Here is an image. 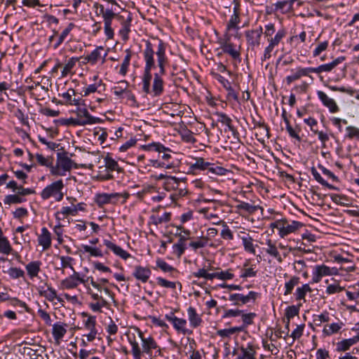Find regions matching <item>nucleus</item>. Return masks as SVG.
<instances>
[{
    "instance_id": "ddd939ff",
    "label": "nucleus",
    "mask_w": 359,
    "mask_h": 359,
    "mask_svg": "<svg viewBox=\"0 0 359 359\" xmlns=\"http://www.w3.org/2000/svg\"><path fill=\"white\" fill-rule=\"evenodd\" d=\"M254 129L256 130L255 137L260 143L270 137L269 128L264 122L254 121Z\"/></svg>"
},
{
    "instance_id": "423d86ee",
    "label": "nucleus",
    "mask_w": 359,
    "mask_h": 359,
    "mask_svg": "<svg viewBox=\"0 0 359 359\" xmlns=\"http://www.w3.org/2000/svg\"><path fill=\"white\" fill-rule=\"evenodd\" d=\"M230 36L226 35L219 42L222 52L229 54L232 59L240 62L241 61L239 48L230 41Z\"/></svg>"
},
{
    "instance_id": "4d7b16f0",
    "label": "nucleus",
    "mask_w": 359,
    "mask_h": 359,
    "mask_svg": "<svg viewBox=\"0 0 359 359\" xmlns=\"http://www.w3.org/2000/svg\"><path fill=\"white\" fill-rule=\"evenodd\" d=\"M129 343L132 346V353L134 359H141L142 350L139 346L138 342L135 339L133 340L129 338Z\"/></svg>"
},
{
    "instance_id": "5fc2aeb1",
    "label": "nucleus",
    "mask_w": 359,
    "mask_h": 359,
    "mask_svg": "<svg viewBox=\"0 0 359 359\" xmlns=\"http://www.w3.org/2000/svg\"><path fill=\"white\" fill-rule=\"evenodd\" d=\"M217 270L218 279L221 280H232L234 278L232 269H229L226 271H222L220 269H216Z\"/></svg>"
},
{
    "instance_id": "3c124183",
    "label": "nucleus",
    "mask_w": 359,
    "mask_h": 359,
    "mask_svg": "<svg viewBox=\"0 0 359 359\" xmlns=\"http://www.w3.org/2000/svg\"><path fill=\"white\" fill-rule=\"evenodd\" d=\"M299 283V278L297 276H292L290 280L285 283V290L284 295H288L292 293L294 287Z\"/></svg>"
},
{
    "instance_id": "72a5a7b5",
    "label": "nucleus",
    "mask_w": 359,
    "mask_h": 359,
    "mask_svg": "<svg viewBox=\"0 0 359 359\" xmlns=\"http://www.w3.org/2000/svg\"><path fill=\"white\" fill-rule=\"evenodd\" d=\"M65 325L57 323L53 325L52 334L55 340L59 341L62 339L67 332Z\"/></svg>"
},
{
    "instance_id": "49530a36",
    "label": "nucleus",
    "mask_w": 359,
    "mask_h": 359,
    "mask_svg": "<svg viewBox=\"0 0 359 359\" xmlns=\"http://www.w3.org/2000/svg\"><path fill=\"white\" fill-rule=\"evenodd\" d=\"M74 27L75 25L72 22L68 24V25L62 30L60 34L57 39V41L54 46L55 48H57L67 39V36L69 34Z\"/></svg>"
},
{
    "instance_id": "c85d7f7f",
    "label": "nucleus",
    "mask_w": 359,
    "mask_h": 359,
    "mask_svg": "<svg viewBox=\"0 0 359 359\" xmlns=\"http://www.w3.org/2000/svg\"><path fill=\"white\" fill-rule=\"evenodd\" d=\"M41 262L40 261H32L25 266L27 275L30 279L38 276L41 271Z\"/></svg>"
},
{
    "instance_id": "1a4fd4ad",
    "label": "nucleus",
    "mask_w": 359,
    "mask_h": 359,
    "mask_svg": "<svg viewBox=\"0 0 359 359\" xmlns=\"http://www.w3.org/2000/svg\"><path fill=\"white\" fill-rule=\"evenodd\" d=\"M75 113L76 118L80 121H77V123L80 124L81 126L95 124L99 123L100 120L99 118L94 117L90 114L85 103H83V107H77Z\"/></svg>"
},
{
    "instance_id": "58836bf2",
    "label": "nucleus",
    "mask_w": 359,
    "mask_h": 359,
    "mask_svg": "<svg viewBox=\"0 0 359 359\" xmlns=\"http://www.w3.org/2000/svg\"><path fill=\"white\" fill-rule=\"evenodd\" d=\"M26 199L21 197L20 194L15 193V194L7 195L4 198V203L5 205H11L13 204H20L24 203Z\"/></svg>"
},
{
    "instance_id": "4468645a",
    "label": "nucleus",
    "mask_w": 359,
    "mask_h": 359,
    "mask_svg": "<svg viewBox=\"0 0 359 359\" xmlns=\"http://www.w3.org/2000/svg\"><path fill=\"white\" fill-rule=\"evenodd\" d=\"M143 149L144 151H157L159 154L162 153L163 155L161 156V158L166 161H168L171 158V155L170 154V152L171 151V150L169 148L165 147L164 145H163L160 142H152V143L144 145Z\"/></svg>"
},
{
    "instance_id": "e433bc0d",
    "label": "nucleus",
    "mask_w": 359,
    "mask_h": 359,
    "mask_svg": "<svg viewBox=\"0 0 359 359\" xmlns=\"http://www.w3.org/2000/svg\"><path fill=\"white\" fill-rule=\"evenodd\" d=\"M241 238L242 240L244 250L248 252L255 255L256 245L253 244V238L249 234L241 236Z\"/></svg>"
},
{
    "instance_id": "7ed1b4c3",
    "label": "nucleus",
    "mask_w": 359,
    "mask_h": 359,
    "mask_svg": "<svg viewBox=\"0 0 359 359\" xmlns=\"http://www.w3.org/2000/svg\"><path fill=\"white\" fill-rule=\"evenodd\" d=\"M190 170L195 173L197 171H207L215 175H226L229 170L222 166L217 165L215 163L206 161L202 157H196L194 162L189 163Z\"/></svg>"
},
{
    "instance_id": "5701e85b",
    "label": "nucleus",
    "mask_w": 359,
    "mask_h": 359,
    "mask_svg": "<svg viewBox=\"0 0 359 359\" xmlns=\"http://www.w3.org/2000/svg\"><path fill=\"white\" fill-rule=\"evenodd\" d=\"M292 74L286 76V82L288 85L299 79L302 76H309L311 73V67H298L295 70H291Z\"/></svg>"
},
{
    "instance_id": "20e7f679",
    "label": "nucleus",
    "mask_w": 359,
    "mask_h": 359,
    "mask_svg": "<svg viewBox=\"0 0 359 359\" xmlns=\"http://www.w3.org/2000/svg\"><path fill=\"white\" fill-rule=\"evenodd\" d=\"M62 180H59L47 185L41 192L40 196L43 200L54 198L55 201H61L64 197L62 189L64 188Z\"/></svg>"
},
{
    "instance_id": "dca6fc26",
    "label": "nucleus",
    "mask_w": 359,
    "mask_h": 359,
    "mask_svg": "<svg viewBox=\"0 0 359 359\" xmlns=\"http://www.w3.org/2000/svg\"><path fill=\"white\" fill-rule=\"evenodd\" d=\"M262 34L263 29L261 26L257 29L246 31L245 34L248 43L252 47L259 46Z\"/></svg>"
},
{
    "instance_id": "09e8293b",
    "label": "nucleus",
    "mask_w": 359,
    "mask_h": 359,
    "mask_svg": "<svg viewBox=\"0 0 359 359\" xmlns=\"http://www.w3.org/2000/svg\"><path fill=\"white\" fill-rule=\"evenodd\" d=\"M342 325L343 324L341 323H334L330 325H326L323 328V333L327 336L337 333L341 328Z\"/></svg>"
},
{
    "instance_id": "338daca9",
    "label": "nucleus",
    "mask_w": 359,
    "mask_h": 359,
    "mask_svg": "<svg viewBox=\"0 0 359 359\" xmlns=\"http://www.w3.org/2000/svg\"><path fill=\"white\" fill-rule=\"evenodd\" d=\"M8 273L10 277L14 279L22 278L25 276L24 271L20 268L16 267L10 268L8 271Z\"/></svg>"
},
{
    "instance_id": "393cba45",
    "label": "nucleus",
    "mask_w": 359,
    "mask_h": 359,
    "mask_svg": "<svg viewBox=\"0 0 359 359\" xmlns=\"http://www.w3.org/2000/svg\"><path fill=\"white\" fill-rule=\"evenodd\" d=\"M317 94L320 100L329 109L330 112L335 113L339 110L335 101L332 98L329 97L324 92L318 90Z\"/></svg>"
},
{
    "instance_id": "13d9d810",
    "label": "nucleus",
    "mask_w": 359,
    "mask_h": 359,
    "mask_svg": "<svg viewBox=\"0 0 359 359\" xmlns=\"http://www.w3.org/2000/svg\"><path fill=\"white\" fill-rule=\"evenodd\" d=\"M109 306L108 302L105 299H102V302H92L89 304V307L94 312H102L103 307L108 308Z\"/></svg>"
},
{
    "instance_id": "4be33fe9",
    "label": "nucleus",
    "mask_w": 359,
    "mask_h": 359,
    "mask_svg": "<svg viewBox=\"0 0 359 359\" xmlns=\"http://www.w3.org/2000/svg\"><path fill=\"white\" fill-rule=\"evenodd\" d=\"M266 248H264L265 252L271 257L276 259L278 262L282 263L283 259L281 257L280 253L278 250L276 241L271 239H267L266 241Z\"/></svg>"
},
{
    "instance_id": "603ef678",
    "label": "nucleus",
    "mask_w": 359,
    "mask_h": 359,
    "mask_svg": "<svg viewBox=\"0 0 359 359\" xmlns=\"http://www.w3.org/2000/svg\"><path fill=\"white\" fill-rule=\"evenodd\" d=\"M83 316H88V318L84 320V328L88 331L97 330L96 328V317L93 316H88L87 313H83Z\"/></svg>"
},
{
    "instance_id": "37998d69",
    "label": "nucleus",
    "mask_w": 359,
    "mask_h": 359,
    "mask_svg": "<svg viewBox=\"0 0 359 359\" xmlns=\"http://www.w3.org/2000/svg\"><path fill=\"white\" fill-rule=\"evenodd\" d=\"M79 61V58H77L76 57H72L69 58L63 67V69L61 73V76H67L71 72L72 69L75 67L76 63Z\"/></svg>"
},
{
    "instance_id": "de8ad7c7",
    "label": "nucleus",
    "mask_w": 359,
    "mask_h": 359,
    "mask_svg": "<svg viewBox=\"0 0 359 359\" xmlns=\"http://www.w3.org/2000/svg\"><path fill=\"white\" fill-rule=\"evenodd\" d=\"M244 327H233L228 329L219 330L217 332V334L221 337H229L232 334L243 331Z\"/></svg>"
},
{
    "instance_id": "cd10ccee",
    "label": "nucleus",
    "mask_w": 359,
    "mask_h": 359,
    "mask_svg": "<svg viewBox=\"0 0 359 359\" xmlns=\"http://www.w3.org/2000/svg\"><path fill=\"white\" fill-rule=\"evenodd\" d=\"M303 226V224L300 222L292 221L291 223L287 222L283 230L280 231V237L285 238L287 235L294 233L296 231Z\"/></svg>"
},
{
    "instance_id": "680f3d73",
    "label": "nucleus",
    "mask_w": 359,
    "mask_h": 359,
    "mask_svg": "<svg viewBox=\"0 0 359 359\" xmlns=\"http://www.w3.org/2000/svg\"><path fill=\"white\" fill-rule=\"evenodd\" d=\"M46 292L43 294V297L49 302H53L55 298H57L56 290L50 285L46 284Z\"/></svg>"
},
{
    "instance_id": "f03ea898",
    "label": "nucleus",
    "mask_w": 359,
    "mask_h": 359,
    "mask_svg": "<svg viewBox=\"0 0 359 359\" xmlns=\"http://www.w3.org/2000/svg\"><path fill=\"white\" fill-rule=\"evenodd\" d=\"M163 60L158 61L159 70L158 72L154 73L152 86L151 88V81L152 79L151 71H149V78L147 79L146 71H144L142 76V90L152 96H159L161 95L164 90V83L162 76L166 73V69H163Z\"/></svg>"
},
{
    "instance_id": "f8f14e48",
    "label": "nucleus",
    "mask_w": 359,
    "mask_h": 359,
    "mask_svg": "<svg viewBox=\"0 0 359 359\" xmlns=\"http://www.w3.org/2000/svg\"><path fill=\"white\" fill-rule=\"evenodd\" d=\"M162 208L161 206H158L152 209V214L149 217L150 223L158 226L163 223H167L171 219V212H164L162 215H159V211Z\"/></svg>"
},
{
    "instance_id": "6ab92c4d",
    "label": "nucleus",
    "mask_w": 359,
    "mask_h": 359,
    "mask_svg": "<svg viewBox=\"0 0 359 359\" xmlns=\"http://www.w3.org/2000/svg\"><path fill=\"white\" fill-rule=\"evenodd\" d=\"M104 51V49L103 46H97L89 55L86 56V59L87 61H89V64L91 65H95L101 59H102V62H104V59L107 55V52L102 55Z\"/></svg>"
},
{
    "instance_id": "9d476101",
    "label": "nucleus",
    "mask_w": 359,
    "mask_h": 359,
    "mask_svg": "<svg viewBox=\"0 0 359 359\" xmlns=\"http://www.w3.org/2000/svg\"><path fill=\"white\" fill-rule=\"evenodd\" d=\"M336 273L337 269L334 268L331 269L325 264L316 265L313 267L312 273V281L313 283H318L321 280L323 277Z\"/></svg>"
},
{
    "instance_id": "4c0bfd02",
    "label": "nucleus",
    "mask_w": 359,
    "mask_h": 359,
    "mask_svg": "<svg viewBox=\"0 0 359 359\" xmlns=\"http://www.w3.org/2000/svg\"><path fill=\"white\" fill-rule=\"evenodd\" d=\"M209 238L206 236H201L197 238L196 240L192 241L189 243V246L196 251L198 249L203 248L208 245Z\"/></svg>"
},
{
    "instance_id": "774afa93",
    "label": "nucleus",
    "mask_w": 359,
    "mask_h": 359,
    "mask_svg": "<svg viewBox=\"0 0 359 359\" xmlns=\"http://www.w3.org/2000/svg\"><path fill=\"white\" fill-rule=\"evenodd\" d=\"M240 14L233 13L231 16L229 21L227 23L226 29L228 31L236 28L238 24L240 22Z\"/></svg>"
},
{
    "instance_id": "2f4dec72",
    "label": "nucleus",
    "mask_w": 359,
    "mask_h": 359,
    "mask_svg": "<svg viewBox=\"0 0 359 359\" xmlns=\"http://www.w3.org/2000/svg\"><path fill=\"white\" fill-rule=\"evenodd\" d=\"M259 347L254 344L248 343L246 346H242L241 351L247 359H256L257 350Z\"/></svg>"
},
{
    "instance_id": "2eb2a0df",
    "label": "nucleus",
    "mask_w": 359,
    "mask_h": 359,
    "mask_svg": "<svg viewBox=\"0 0 359 359\" xmlns=\"http://www.w3.org/2000/svg\"><path fill=\"white\" fill-rule=\"evenodd\" d=\"M84 280L81 278L79 273L74 271V273L65 279L62 280L60 283L62 289L70 290L76 288L79 283H83Z\"/></svg>"
},
{
    "instance_id": "c03bdc74",
    "label": "nucleus",
    "mask_w": 359,
    "mask_h": 359,
    "mask_svg": "<svg viewBox=\"0 0 359 359\" xmlns=\"http://www.w3.org/2000/svg\"><path fill=\"white\" fill-rule=\"evenodd\" d=\"M180 181L176 177H167L163 187L167 191L175 190L178 188Z\"/></svg>"
},
{
    "instance_id": "864d4df0",
    "label": "nucleus",
    "mask_w": 359,
    "mask_h": 359,
    "mask_svg": "<svg viewBox=\"0 0 359 359\" xmlns=\"http://www.w3.org/2000/svg\"><path fill=\"white\" fill-rule=\"evenodd\" d=\"M10 305L16 308L20 309V312L29 311V308L27 304L18 298H12L9 299Z\"/></svg>"
},
{
    "instance_id": "39448f33",
    "label": "nucleus",
    "mask_w": 359,
    "mask_h": 359,
    "mask_svg": "<svg viewBox=\"0 0 359 359\" xmlns=\"http://www.w3.org/2000/svg\"><path fill=\"white\" fill-rule=\"evenodd\" d=\"M285 35L286 32L285 29H279L274 36L267 39L269 44L264 50L262 61H265L271 58V53L274 50L275 48L280 44Z\"/></svg>"
},
{
    "instance_id": "bb28decb",
    "label": "nucleus",
    "mask_w": 359,
    "mask_h": 359,
    "mask_svg": "<svg viewBox=\"0 0 359 359\" xmlns=\"http://www.w3.org/2000/svg\"><path fill=\"white\" fill-rule=\"evenodd\" d=\"M57 163L66 173L69 172L73 167L74 161L65 154H57Z\"/></svg>"
},
{
    "instance_id": "bf43d9fd",
    "label": "nucleus",
    "mask_w": 359,
    "mask_h": 359,
    "mask_svg": "<svg viewBox=\"0 0 359 359\" xmlns=\"http://www.w3.org/2000/svg\"><path fill=\"white\" fill-rule=\"evenodd\" d=\"M104 162H105V168L106 170L108 171H114V170H118L119 166L118 163L111 158V157L107 156L104 158Z\"/></svg>"
},
{
    "instance_id": "8fccbe9b",
    "label": "nucleus",
    "mask_w": 359,
    "mask_h": 359,
    "mask_svg": "<svg viewBox=\"0 0 359 359\" xmlns=\"http://www.w3.org/2000/svg\"><path fill=\"white\" fill-rule=\"evenodd\" d=\"M311 172L313 175V177H314V179L318 182H319L320 184H321L322 185L327 187L328 189H336V187L329 183H327L322 177L321 175H320V173L317 171V170L313 167L311 168Z\"/></svg>"
},
{
    "instance_id": "ea45409f",
    "label": "nucleus",
    "mask_w": 359,
    "mask_h": 359,
    "mask_svg": "<svg viewBox=\"0 0 359 359\" xmlns=\"http://www.w3.org/2000/svg\"><path fill=\"white\" fill-rule=\"evenodd\" d=\"M126 55L124 57V59L123 60V62L121 65V68L119 70V74L122 75L123 76H125L128 72V69L130 65L132 53L131 50L130 49L126 50Z\"/></svg>"
},
{
    "instance_id": "a211bd4d",
    "label": "nucleus",
    "mask_w": 359,
    "mask_h": 359,
    "mask_svg": "<svg viewBox=\"0 0 359 359\" xmlns=\"http://www.w3.org/2000/svg\"><path fill=\"white\" fill-rule=\"evenodd\" d=\"M120 194L118 193L112 194H97L95 196V202L99 208L103 207L104 205L114 203L113 199L117 200L119 198Z\"/></svg>"
},
{
    "instance_id": "0eeeda50",
    "label": "nucleus",
    "mask_w": 359,
    "mask_h": 359,
    "mask_svg": "<svg viewBox=\"0 0 359 359\" xmlns=\"http://www.w3.org/2000/svg\"><path fill=\"white\" fill-rule=\"evenodd\" d=\"M135 330L137 332L142 341V354L146 353L149 356L151 357L153 350H156V352H158V354L161 353V349L153 337H144L142 332L137 327L135 328Z\"/></svg>"
},
{
    "instance_id": "f704fd0d",
    "label": "nucleus",
    "mask_w": 359,
    "mask_h": 359,
    "mask_svg": "<svg viewBox=\"0 0 359 359\" xmlns=\"http://www.w3.org/2000/svg\"><path fill=\"white\" fill-rule=\"evenodd\" d=\"M102 86H104V84L102 83V81L100 79L98 81L95 82L94 83L88 85V86L83 88L81 93V96L86 97L91 93L100 92L99 89Z\"/></svg>"
},
{
    "instance_id": "473e14b6",
    "label": "nucleus",
    "mask_w": 359,
    "mask_h": 359,
    "mask_svg": "<svg viewBox=\"0 0 359 359\" xmlns=\"http://www.w3.org/2000/svg\"><path fill=\"white\" fill-rule=\"evenodd\" d=\"M69 215L72 216H76V208H74V205L69 207V206H64L62 207L60 211H57L55 212V216L57 221H60L62 219H65Z\"/></svg>"
},
{
    "instance_id": "b1692460",
    "label": "nucleus",
    "mask_w": 359,
    "mask_h": 359,
    "mask_svg": "<svg viewBox=\"0 0 359 359\" xmlns=\"http://www.w3.org/2000/svg\"><path fill=\"white\" fill-rule=\"evenodd\" d=\"M119 18L123 19V21L121 22V28L119 30V34L123 41H127L129 37V32H130L132 16L130 13H128L126 18L123 15H121Z\"/></svg>"
},
{
    "instance_id": "f3484780",
    "label": "nucleus",
    "mask_w": 359,
    "mask_h": 359,
    "mask_svg": "<svg viewBox=\"0 0 359 359\" xmlns=\"http://www.w3.org/2000/svg\"><path fill=\"white\" fill-rule=\"evenodd\" d=\"M345 60V57H338L332 62L327 64L321 65L317 67H311V73L320 74L322 72H330L334 69L338 65L341 64Z\"/></svg>"
},
{
    "instance_id": "a19ab883",
    "label": "nucleus",
    "mask_w": 359,
    "mask_h": 359,
    "mask_svg": "<svg viewBox=\"0 0 359 359\" xmlns=\"http://www.w3.org/2000/svg\"><path fill=\"white\" fill-rule=\"evenodd\" d=\"M311 292V288L309 284H304L302 287H298L295 291L296 300H304L306 302V294L307 292Z\"/></svg>"
},
{
    "instance_id": "aec40b11",
    "label": "nucleus",
    "mask_w": 359,
    "mask_h": 359,
    "mask_svg": "<svg viewBox=\"0 0 359 359\" xmlns=\"http://www.w3.org/2000/svg\"><path fill=\"white\" fill-rule=\"evenodd\" d=\"M104 245L107 247V248L111 251H112L116 256L120 257L123 259L126 260L129 257H130V254L124 250L120 246L116 245L114 243L111 242L109 240L104 239L103 241Z\"/></svg>"
},
{
    "instance_id": "412c9836",
    "label": "nucleus",
    "mask_w": 359,
    "mask_h": 359,
    "mask_svg": "<svg viewBox=\"0 0 359 359\" xmlns=\"http://www.w3.org/2000/svg\"><path fill=\"white\" fill-rule=\"evenodd\" d=\"M151 271L149 268L140 265L135 266L133 272V276L142 283H146L150 278Z\"/></svg>"
},
{
    "instance_id": "7c9ffc66",
    "label": "nucleus",
    "mask_w": 359,
    "mask_h": 359,
    "mask_svg": "<svg viewBox=\"0 0 359 359\" xmlns=\"http://www.w3.org/2000/svg\"><path fill=\"white\" fill-rule=\"evenodd\" d=\"M235 208L238 211H243L248 214H253L259 209L263 210V208L259 205H253L244 201H238Z\"/></svg>"
},
{
    "instance_id": "c756f323",
    "label": "nucleus",
    "mask_w": 359,
    "mask_h": 359,
    "mask_svg": "<svg viewBox=\"0 0 359 359\" xmlns=\"http://www.w3.org/2000/svg\"><path fill=\"white\" fill-rule=\"evenodd\" d=\"M187 314L190 325L192 327L196 328L201 325L202 323V319L200 317V316L197 313L196 309L194 307L189 306L188 308Z\"/></svg>"
},
{
    "instance_id": "c9c22d12",
    "label": "nucleus",
    "mask_w": 359,
    "mask_h": 359,
    "mask_svg": "<svg viewBox=\"0 0 359 359\" xmlns=\"http://www.w3.org/2000/svg\"><path fill=\"white\" fill-rule=\"evenodd\" d=\"M217 116V121L225 125L228 127L229 130L232 132L233 135H235L237 131L232 125V120L226 114L222 112H218L216 114Z\"/></svg>"
},
{
    "instance_id": "a18cd8bd",
    "label": "nucleus",
    "mask_w": 359,
    "mask_h": 359,
    "mask_svg": "<svg viewBox=\"0 0 359 359\" xmlns=\"http://www.w3.org/2000/svg\"><path fill=\"white\" fill-rule=\"evenodd\" d=\"M81 248L84 252L89 253L90 257H102L103 252L98 247H93L88 245H82Z\"/></svg>"
},
{
    "instance_id": "6e6552de",
    "label": "nucleus",
    "mask_w": 359,
    "mask_h": 359,
    "mask_svg": "<svg viewBox=\"0 0 359 359\" xmlns=\"http://www.w3.org/2000/svg\"><path fill=\"white\" fill-rule=\"evenodd\" d=\"M259 297V294L258 292L250 291L246 295L240 293L230 294L229 299L233 302V305L239 306L247 304L250 302H255Z\"/></svg>"
},
{
    "instance_id": "a878e982",
    "label": "nucleus",
    "mask_w": 359,
    "mask_h": 359,
    "mask_svg": "<svg viewBox=\"0 0 359 359\" xmlns=\"http://www.w3.org/2000/svg\"><path fill=\"white\" fill-rule=\"evenodd\" d=\"M39 245L43 247V250H48L51 245V234L46 227L41 229V233L38 237Z\"/></svg>"
},
{
    "instance_id": "69168bd1",
    "label": "nucleus",
    "mask_w": 359,
    "mask_h": 359,
    "mask_svg": "<svg viewBox=\"0 0 359 359\" xmlns=\"http://www.w3.org/2000/svg\"><path fill=\"white\" fill-rule=\"evenodd\" d=\"M156 282L157 284L165 288H170V289H175L176 287V283L169 281L165 278H163L161 277L156 278Z\"/></svg>"
},
{
    "instance_id": "e2e57ef3",
    "label": "nucleus",
    "mask_w": 359,
    "mask_h": 359,
    "mask_svg": "<svg viewBox=\"0 0 359 359\" xmlns=\"http://www.w3.org/2000/svg\"><path fill=\"white\" fill-rule=\"evenodd\" d=\"M57 224L53 228V232L57 236V240L60 244L63 243L62 234L64 232L63 225L60 223V221H57Z\"/></svg>"
},
{
    "instance_id": "f257e3e1",
    "label": "nucleus",
    "mask_w": 359,
    "mask_h": 359,
    "mask_svg": "<svg viewBox=\"0 0 359 359\" xmlns=\"http://www.w3.org/2000/svg\"><path fill=\"white\" fill-rule=\"evenodd\" d=\"M167 44L162 40L158 41L157 45H153L147 41L143 50V58L145 62L144 71H146L147 79L149 78V71L156 68L159 69L158 61L163 60V69L169 65V59L166 55Z\"/></svg>"
},
{
    "instance_id": "79ce46f5",
    "label": "nucleus",
    "mask_w": 359,
    "mask_h": 359,
    "mask_svg": "<svg viewBox=\"0 0 359 359\" xmlns=\"http://www.w3.org/2000/svg\"><path fill=\"white\" fill-rule=\"evenodd\" d=\"M215 224H222L223 229L220 233L221 237L224 240L231 241L233 239V234L231 230L229 229L228 225L223 220H219L217 222H215Z\"/></svg>"
},
{
    "instance_id": "0e129e2a",
    "label": "nucleus",
    "mask_w": 359,
    "mask_h": 359,
    "mask_svg": "<svg viewBox=\"0 0 359 359\" xmlns=\"http://www.w3.org/2000/svg\"><path fill=\"white\" fill-rule=\"evenodd\" d=\"M182 139L188 143H194L196 142L195 137H194V133L189 130H184L180 133Z\"/></svg>"
},
{
    "instance_id": "052dcab7",
    "label": "nucleus",
    "mask_w": 359,
    "mask_h": 359,
    "mask_svg": "<svg viewBox=\"0 0 359 359\" xmlns=\"http://www.w3.org/2000/svg\"><path fill=\"white\" fill-rule=\"evenodd\" d=\"M328 321H330V314L327 311H324L320 315L314 316L313 322L317 326H320L323 323Z\"/></svg>"
},
{
    "instance_id": "9b49d317",
    "label": "nucleus",
    "mask_w": 359,
    "mask_h": 359,
    "mask_svg": "<svg viewBox=\"0 0 359 359\" xmlns=\"http://www.w3.org/2000/svg\"><path fill=\"white\" fill-rule=\"evenodd\" d=\"M165 319L172 323L174 328L178 332L183 334H191L192 331L187 329V320L184 318H180L176 317L173 313L165 315Z\"/></svg>"
},
{
    "instance_id": "6e6d98bb",
    "label": "nucleus",
    "mask_w": 359,
    "mask_h": 359,
    "mask_svg": "<svg viewBox=\"0 0 359 359\" xmlns=\"http://www.w3.org/2000/svg\"><path fill=\"white\" fill-rule=\"evenodd\" d=\"M302 306V303H299L297 306H290L285 310V316L287 320H290L294 316H297L299 312V308Z\"/></svg>"
}]
</instances>
